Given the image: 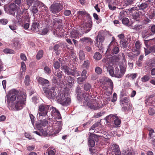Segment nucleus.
Returning <instances> with one entry per match:
<instances>
[{"label":"nucleus","instance_id":"1","mask_svg":"<svg viewBox=\"0 0 155 155\" xmlns=\"http://www.w3.org/2000/svg\"><path fill=\"white\" fill-rule=\"evenodd\" d=\"M19 91L15 89L9 91L6 94L5 98L9 109L12 110H19L21 109L25 104L26 95L24 94L18 95Z\"/></svg>","mask_w":155,"mask_h":155},{"label":"nucleus","instance_id":"2","mask_svg":"<svg viewBox=\"0 0 155 155\" xmlns=\"http://www.w3.org/2000/svg\"><path fill=\"white\" fill-rule=\"evenodd\" d=\"M105 67L107 71H108L110 75L112 77L117 78H120L122 77L126 71V67L124 66L120 65L119 69L116 67L115 69L114 68L110 65H105L104 66Z\"/></svg>","mask_w":155,"mask_h":155},{"label":"nucleus","instance_id":"3","mask_svg":"<svg viewBox=\"0 0 155 155\" xmlns=\"http://www.w3.org/2000/svg\"><path fill=\"white\" fill-rule=\"evenodd\" d=\"M56 99L58 102L63 106H67L71 103V99L69 97V91L66 89L62 91H58Z\"/></svg>","mask_w":155,"mask_h":155},{"label":"nucleus","instance_id":"4","mask_svg":"<svg viewBox=\"0 0 155 155\" xmlns=\"http://www.w3.org/2000/svg\"><path fill=\"white\" fill-rule=\"evenodd\" d=\"M92 98L91 93L90 94H87L84 97V100H83L82 104H81L82 106L88 107L91 109L97 110L99 108L98 104L93 103L94 100L92 99Z\"/></svg>","mask_w":155,"mask_h":155},{"label":"nucleus","instance_id":"5","mask_svg":"<svg viewBox=\"0 0 155 155\" xmlns=\"http://www.w3.org/2000/svg\"><path fill=\"white\" fill-rule=\"evenodd\" d=\"M50 106L45 104H42L39 106L37 117L48 116V114L49 112Z\"/></svg>","mask_w":155,"mask_h":155},{"label":"nucleus","instance_id":"6","mask_svg":"<svg viewBox=\"0 0 155 155\" xmlns=\"http://www.w3.org/2000/svg\"><path fill=\"white\" fill-rule=\"evenodd\" d=\"M63 2H59L53 3L50 7L51 12L53 14H57L59 13L64 8Z\"/></svg>","mask_w":155,"mask_h":155},{"label":"nucleus","instance_id":"7","mask_svg":"<svg viewBox=\"0 0 155 155\" xmlns=\"http://www.w3.org/2000/svg\"><path fill=\"white\" fill-rule=\"evenodd\" d=\"M61 69L68 75H71L75 77L79 75V71L75 70L74 68L73 69H71L66 65H61Z\"/></svg>","mask_w":155,"mask_h":155},{"label":"nucleus","instance_id":"8","mask_svg":"<svg viewBox=\"0 0 155 155\" xmlns=\"http://www.w3.org/2000/svg\"><path fill=\"white\" fill-rule=\"evenodd\" d=\"M56 88L54 87H52L50 88L49 87H44L43 89V91L45 93H48V97L51 99H56Z\"/></svg>","mask_w":155,"mask_h":155},{"label":"nucleus","instance_id":"9","mask_svg":"<svg viewBox=\"0 0 155 155\" xmlns=\"http://www.w3.org/2000/svg\"><path fill=\"white\" fill-rule=\"evenodd\" d=\"M128 10L132 15L133 19L134 20V21L138 22L139 21L140 13L137 7H134L129 8Z\"/></svg>","mask_w":155,"mask_h":155},{"label":"nucleus","instance_id":"10","mask_svg":"<svg viewBox=\"0 0 155 155\" xmlns=\"http://www.w3.org/2000/svg\"><path fill=\"white\" fill-rule=\"evenodd\" d=\"M96 41L95 45L99 49L100 51H103V46L102 43L104 40V35L101 34H98L95 38Z\"/></svg>","mask_w":155,"mask_h":155},{"label":"nucleus","instance_id":"11","mask_svg":"<svg viewBox=\"0 0 155 155\" xmlns=\"http://www.w3.org/2000/svg\"><path fill=\"white\" fill-rule=\"evenodd\" d=\"M100 136L96 134H91L89 136L88 145L90 147H93L95 145V141H98Z\"/></svg>","mask_w":155,"mask_h":155},{"label":"nucleus","instance_id":"12","mask_svg":"<svg viewBox=\"0 0 155 155\" xmlns=\"http://www.w3.org/2000/svg\"><path fill=\"white\" fill-rule=\"evenodd\" d=\"M107 151H111V153H112L115 155H121V153L119 146L116 144L110 145Z\"/></svg>","mask_w":155,"mask_h":155},{"label":"nucleus","instance_id":"13","mask_svg":"<svg viewBox=\"0 0 155 155\" xmlns=\"http://www.w3.org/2000/svg\"><path fill=\"white\" fill-rule=\"evenodd\" d=\"M64 81L66 84V86L70 88L73 87L74 79V78L69 76L64 77Z\"/></svg>","mask_w":155,"mask_h":155},{"label":"nucleus","instance_id":"14","mask_svg":"<svg viewBox=\"0 0 155 155\" xmlns=\"http://www.w3.org/2000/svg\"><path fill=\"white\" fill-rule=\"evenodd\" d=\"M48 124V120L44 119L42 120H39L36 124V127L38 130H40L41 128L46 126Z\"/></svg>","mask_w":155,"mask_h":155},{"label":"nucleus","instance_id":"15","mask_svg":"<svg viewBox=\"0 0 155 155\" xmlns=\"http://www.w3.org/2000/svg\"><path fill=\"white\" fill-rule=\"evenodd\" d=\"M16 8V5L14 3L11 4L8 8H4V10L8 14L14 16L15 11Z\"/></svg>","mask_w":155,"mask_h":155},{"label":"nucleus","instance_id":"16","mask_svg":"<svg viewBox=\"0 0 155 155\" xmlns=\"http://www.w3.org/2000/svg\"><path fill=\"white\" fill-rule=\"evenodd\" d=\"M76 92L77 94V99L80 104H82L83 100H84V97L87 95V94L82 93L81 92V90L80 87H77Z\"/></svg>","mask_w":155,"mask_h":155},{"label":"nucleus","instance_id":"17","mask_svg":"<svg viewBox=\"0 0 155 155\" xmlns=\"http://www.w3.org/2000/svg\"><path fill=\"white\" fill-rule=\"evenodd\" d=\"M36 79L38 84L43 87V89L44 87H47L50 85L49 82L46 79L42 77H39L37 78Z\"/></svg>","mask_w":155,"mask_h":155},{"label":"nucleus","instance_id":"18","mask_svg":"<svg viewBox=\"0 0 155 155\" xmlns=\"http://www.w3.org/2000/svg\"><path fill=\"white\" fill-rule=\"evenodd\" d=\"M145 103L147 105L155 106V97L151 95L146 98Z\"/></svg>","mask_w":155,"mask_h":155},{"label":"nucleus","instance_id":"19","mask_svg":"<svg viewBox=\"0 0 155 155\" xmlns=\"http://www.w3.org/2000/svg\"><path fill=\"white\" fill-rule=\"evenodd\" d=\"M92 26V21L86 22L83 26V29L84 32L87 33L89 32L91 29Z\"/></svg>","mask_w":155,"mask_h":155},{"label":"nucleus","instance_id":"20","mask_svg":"<svg viewBox=\"0 0 155 155\" xmlns=\"http://www.w3.org/2000/svg\"><path fill=\"white\" fill-rule=\"evenodd\" d=\"M31 27V30L34 31H37L40 27L39 21L35 19L32 21Z\"/></svg>","mask_w":155,"mask_h":155},{"label":"nucleus","instance_id":"21","mask_svg":"<svg viewBox=\"0 0 155 155\" xmlns=\"http://www.w3.org/2000/svg\"><path fill=\"white\" fill-rule=\"evenodd\" d=\"M138 22L134 21L133 22H131V24H129L128 25V27L132 29L136 30L137 31H139L142 28V25H141L137 24Z\"/></svg>","mask_w":155,"mask_h":155},{"label":"nucleus","instance_id":"22","mask_svg":"<svg viewBox=\"0 0 155 155\" xmlns=\"http://www.w3.org/2000/svg\"><path fill=\"white\" fill-rule=\"evenodd\" d=\"M62 125L61 121L55 120L54 121L53 123V126L57 130L59 131L61 130Z\"/></svg>","mask_w":155,"mask_h":155},{"label":"nucleus","instance_id":"23","mask_svg":"<svg viewBox=\"0 0 155 155\" xmlns=\"http://www.w3.org/2000/svg\"><path fill=\"white\" fill-rule=\"evenodd\" d=\"M136 5L138 8V9L143 10L145 9L148 7V5L147 2H143L140 3L137 2L136 3Z\"/></svg>","mask_w":155,"mask_h":155},{"label":"nucleus","instance_id":"24","mask_svg":"<svg viewBox=\"0 0 155 155\" xmlns=\"http://www.w3.org/2000/svg\"><path fill=\"white\" fill-rule=\"evenodd\" d=\"M128 39L127 38H126L125 39L120 40V47L121 48L123 49H126L127 48L128 44Z\"/></svg>","mask_w":155,"mask_h":155},{"label":"nucleus","instance_id":"25","mask_svg":"<svg viewBox=\"0 0 155 155\" xmlns=\"http://www.w3.org/2000/svg\"><path fill=\"white\" fill-rule=\"evenodd\" d=\"M38 4L39 5V8L40 9V11L47 12L48 8L43 3L39 1Z\"/></svg>","mask_w":155,"mask_h":155},{"label":"nucleus","instance_id":"26","mask_svg":"<svg viewBox=\"0 0 155 155\" xmlns=\"http://www.w3.org/2000/svg\"><path fill=\"white\" fill-rule=\"evenodd\" d=\"M12 47L16 50H19L21 48V44L19 41L18 40H14L13 44L12 45Z\"/></svg>","mask_w":155,"mask_h":155},{"label":"nucleus","instance_id":"27","mask_svg":"<svg viewBox=\"0 0 155 155\" xmlns=\"http://www.w3.org/2000/svg\"><path fill=\"white\" fill-rule=\"evenodd\" d=\"M70 35L71 38L72 39H76L79 38V35L77 31L74 29L72 30L71 31L70 33Z\"/></svg>","mask_w":155,"mask_h":155},{"label":"nucleus","instance_id":"28","mask_svg":"<svg viewBox=\"0 0 155 155\" xmlns=\"http://www.w3.org/2000/svg\"><path fill=\"white\" fill-rule=\"evenodd\" d=\"M80 41L84 43H87L89 45H91L93 43L92 39L90 38L84 37L80 39Z\"/></svg>","mask_w":155,"mask_h":155},{"label":"nucleus","instance_id":"29","mask_svg":"<svg viewBox=\"0 0 155 155\" xmlns=\"http://www.w3.org/2000/svg\"><path fill=\"white\" fill-rule=\"evenodd\" d=\"M115 38L113 37H112V41L108 45V48L106 51V53H109V52L111 50V48H112L114 46L115 44Z\"/></svg>","mask_w":155,"mask_h":155},{"label":"nucleus","instance_id":"30","mask_svg":"<svg viewBox=\"0 0 155 155\" xmlns=\"http://www.w3.org/2000/svg\"><path fill=\"white\" fill-rule=\"evenodd\" d=\"M38 1V0H26V3L29 7L32 5H37Z\"/></svg>","mask_w":155,"mask_h":155},{"label":"nucleus","instance_id":"31","mask_svg":"<svg viewBox=\"0 0 155 155\" xmlns=\"http://www.w3.org/2000/svg\"><path fill=\"white\" fill-rule=\"evenodd\" d=\"M152 35V34L149 31L145 30L142 32V37L143 38H146Z\"/></svg>","mask_w":155,"mask_h":155},{"label":"nucleus","instance_id":"32","mask_svg":"<svg viewBox=\"0 0 155 155\" xmlns=\"http://www.w3.org/2000/svg\"><path fill=\"white\" fill-rule=\"evenodd\" d=\"M148 15L149 18L151 19H153L155 18V8L151 9Z\"/></svg>","mask_w":155,"mask_h":155},{"label":"nucleus","instance_id":"33","mask_svg":"<svg viewBox=\"0 0 155 155\" xmlns=\"http://www.w3.org/2000/svg\"><path fill=\"white\" fill-rule=\"evenodd\" d=\"M129 101V98L127 97L122 98L120 101V105L122 106L124 105H127Z\"/></svg>","mask_w":155,"mask_h":155},{"label":"nucleus","instance_id":"34","mask_svg":"<svg viewBox=\"0 0 155 155\" xmlns=\"http://www.w3.org/2000/svg\"><path fill=\"white\" fill-rule=\"evenodd\" d=\"M31 12L33 14H35L38 13L39 11V5L37 4L36 5H34L31 7Z\"/></svg>","mask_w":155,"mask_h":155},{"label":"nucleus","instance_id":"35","mask_svg":"<svg viewBox=\"0 0 155 155\" xmlns=\"http://www.w3.org/2000/svg\"><path fill=\"white\" fill-rule=\"evenodd\" d=\"M116 117V115L113 114H110L106 117L107 122V123H110L112 120H114V118Z\"/></svg>","mask_w":155,"mask_h":155},{"label":"nucleus","instance_id":"36","mask_svg":"<svg viewBox=\"0 0 155 155\" xmlns=\"http://www.w3.org/2000/svg\"><path fill=\"white\" fill-rule=\"evenodd\" d=\"M101 54L98 52H96L94 53L93 58L96 60H99L102 58Z\"/></svg>","mask_w":155,"mask_h":155},{"label":"nucleus","instance_id":"37","mask_svg":"<svg viewBox=\"0 0 155 155\" xmlns=\"http://www.w3.org/2000/svg\"><path fill=\"white\" fill-rule=\"evenodd\" d=\"M91 85L90 84L87 82L84 84V88L86 91H88L90 92L91 89Z\"/></svg>","mask_w":155,"mask_h":155},{"label":"nucleus","instance_id":"38","mask_svg":"<svg viewBox=\"0 0 155 155\" xmlns=\"http://www.w3.org/2000/svg\"><path fill=\"white\" fill-rule=\"evenodd\" d=\"M111 51V53L113 54H116L118 53L120 51L119 48L116 46H113Z\"/></svg>","mask_w":155,"mask_h":155},{"label":"nucleus","instance_id":"39","mask_svg":"<svg viewBox=\"0 0 155 155\" xmlns=\"http://www.w3.org/2000/svg\"><path fill=\"white\" fill-rule=\"evenodd\" d=\"M83 18L84 20H87L88 21H92L91 16L87 12L84 16Z\"/></svg>","mask_w":155,"mask_h":155},{"label":"nucleus","instance_id":"40","mask_svg":"<svg viewBox=\"0 0 155 155\" xmlns=\"http://www.w3.org/2000/svg\"><path fill=\"white\" fill-rule=\"evenodd\" d=\"M79 59L80 61H82L85 59V55L83 51L80 50L79 52Z\"/></svg>","mask_w":155,"mask_h":155},{"label":"nucleus","instance_id":"41","mask_svg":"<svg viewBox=\"0 0 155 155\" xmlns=\"http://www.w3.org/2000/svg\"><path fill=\"white\" fill-rule=\"evenodd\" d=\"M54 75L57 77L59 80H61L63 76L62 72L61 71L55 72L54 73Z\"/></svg>","mask_w":155,"mask_h":155},{"label":"nucleus","instance_id":"42","mask_svg":"<svg viewBox=\"0 0 155 155\" xmlns=\"http://www.w3.org/2000/svg\"><path fill=\"white\" fill-rule=\"evenodd\" d=\"M43 55V51L42 50H40L38 52L36 56V58L37 60H40Z\"/></svg>","mask_w":155,"mask_h":155},{"label":"nucleus","instance_id":"43","mask_svg":"<svg viewBox=\"0 0 155 155\" xmlns=\"http://www.w3.org/2000/svg\"><path fill=\"white\" fill-rule=\"evenodd\" d=\"M150 79L149 76L147 74L144 75L141 78V81L143 82H145L148 81Z\"/></svg>","mask_w":155,"mask_h":155},{"label":"nucleus","instance_id":"44","mask_svg":"<svg viewBox=\"0 0 155 155\" xmlns=\"http://www.w3.org/2000/svg\"><path fill=\"white\" fill-rule=\"evenodd\" d=\"M30 83V77L28 75H26L25 79V83L26 86H28L29 85Z\"/></svg>","mask_w":155,"mask_h":155},{"label":"nucleus","instance_id":"45","mask_svg":"<svg viewBox=\"0 0 155 155\" xmlns=\"http://www.w3.org/2000/svg\"><path fill=\"white\" fill-rule=\"evenodd\" d=\"M116 117L114 119V124L115 125L118 126L120 124L121 120L116 115Z\"/></svg>","mask_w":155,"mask_h":155},{"label":"nucleus","instance_id":"46","mask_svg":"<svg viewBox=\"0 0 155 155\" xmlns=\"http://www.w3.org/2000/svg\"><path fill=\"white\" fill-rule=\"evenodd\" d=\"M23 17V16L21 15L20 13H18V12L17 13L16 16V18L19 22H23V21H24L22 19Z\"/></svg>","mask_w":155,"mask_h":155},{"label":"nucleus","instance_id":"47","mask_svg":"<svg viewBox=\"0 0 155 155\" xmlns=\"http://www.w3.org/2000/svg\"><path fill=\"white\" fill-rule=\"evenodd\" d=\"M122 23L126 25H127L128 26V25L130 24V23H129V20L127 18H122Z\"/></svg>","mask_w":155,"mask_h":155},{"label":"nucleus","instance_id":"48","mask_svg":"<svg viewBox=\"0 0 155 155\" xmlns=\"http://www.w3.org/2000/svg\"><path fill=\"white\" fill-rule=\"evenodd\" d=\"M3 51L6 54H13L15 53V52L13 50L9 48L5 49Z\"/></svg>","mask_w":155,"mask_h":155},{"label":"nucleus","instance_id":"49","mask_svg":"<svg viewBox=\"0 0 155 155\" xmlns=\"http://www.w3.org/2000/svg\"><path fill=\"white\" fill-rule=\"evenodd\" d=\"M135 1V0H125L124 3L127 6L134 4Z\"/></svg>","mask_w":155,"mask_h":155},{"label":"nucleus","instance_id":"50","mask_svg":"<svg viewBox=\"0 0 155 155\" xmlns=\"http://www.w3.org/2000/svg\"><path fill=\"white\" fill-rule=\"evenodd\" d=\"M86 79V77H83L81 76V77H79L77 79V82L79 84H81L83 81Z\"/></svg>","mask_w":155,"mask_h":155},{"label":"nucleus","instance_id":"51","mask_svg":"<svg viewBox=\"0 0 155 155\" xmlns=\"http://www.w3.org/2000/svg\"><path fill=\"white\" fill-rule=\"evenodd\" d=\"M53 116L58 119H60L61 118V117L59 111L58 110L57 111Z\"/></svg>","mask_w":155,"mask_h":155},{"label":"nucleus","instance_id":"52","mask_svg":"<svg viewBox=\"0 0 155 155\" xmlns=\"http://www.w3.org/2000/svg\"><path fill=\"white\" fill-rule=\"evenodd\" d=\"M44 70L46 74L49 75L51 73V70L50 68L48 66H45L44 67Z\"/></svg>","mask_w":155,"mask_h":155},{"label":"nucleus","instance_id":"53","mask_svg":"<svg viewBox=\"0 0 155 155\" xmlns=\"http://www.w3.org/2000/svg\"><path fill=\"white\" fill-rule=\"evenodd\" d=\"M60 46L58 44L55 45L54 47V50L55 51H56V53L57 55H58L59 54V51L58 50V49L60 47Z\"/></svg>","mask_w":155,"mask_h":155},{"label":"nucleus","instance_id":"54","mask_svg":"<svg viewBox=\"0 0 155 155\" xmlns=\"http://www.w3.org/2000/svg\"><path fill=\"white\" fill-rule=\"evenodd\" d=\"M95 72L98 74H100L102 73V69L99 67H97L95 69Z\"/></svg>","mask_w":155,"mask_h":155},{"label":"nucleus","instance_id":"55","mask_svg":"<svg viewBox=\"0 0 155 155\" xmlns=\"http://www.w3.org/2000/svg\"><path fill=\"white\" fill-rule=\"evenodd\" d=\"M90 64V62L88 60L84 61L83 64V67L86 68H87Z\"/></svg>","mask_w":155,"mask_h":155},{"label":"nucleus","instance_id":"56","mask_svg":"<svg viewBox=\"0 0 155 155\" xmlns=\"http://www.w3.org/2000/svg\"><path fill=\"white\" fill-rule=\"evenodd\" d=\"M148 113L150 115L153 116L155 114V111L153 108L150 107L148 109Z\"/></svg>","mask_w":155,"mask_h":155},{"label":"nucleus","instance_id":"57","mask_svg":"<svg viewBox=\"0 0 155 155\" xmlns=\"http://www.w3.org/2000/svg\"><path fill=\"white\" fill-rule=\"evenodd\" d=\"M8 22L7 19L2 18L0 19V24L3 25H6Z\"/></svg>","mask_w":155,"mask_h":155},{"label":"nucleus","instance_id":"58","mask_svg":"<svg viewBox=\"0 0 155 155\" xmlns=\"http://www.w3.org/2000/svg\"><path fill=\"white\" fill-rule=\"evenodd\" d=\"M54 66L55 69H58L60 67V63L58 61H56L54 64Z\"/></svg>","mask_w":155,"mask_h":155},{"label":"nucleus","instance_id":"59","mask_svg":"<svg viewBox=\"0 0 155 155\" xmlns=\"http://www.w3.org/2000/svg\"><path fill=\"white\" fill-rule=\"evenodd\" d=\"M29 117L31 119L32 124L33 126H34V124L35 119V117L32 114H29Z\"/></svg>","mask_w":155,"mask_h":155},{"label":"nucleus","instance_id":"60","mask_svg":"<svg viewBox=\"0 0 155 155\" xmlns=\"http://www.w3.org/2000/svg\"><path fill=\"white\" fill-rule=\"evenodd\" d=\"M132 51L134 52V54L135 55H138L140 54V51L139 49H137L135 48L132 49Z\"/></svg>","mask_w":155,"mask_h":155},{"label":"nucleus","instance_id":"61","mask_svg":"<svg viewBox=\"0 0 155 155\" xmlns=\"http://www.w3.org/2000/svg\"><path fill=\"white\" fill-rule=\"evenodd\" d=\"M86 12L85 11H79L78 12L77 14L78 15L81 16L83 18Z\"/></svg>","mask_w":155,"mask_h":155},{"label":"nucleus","instance_id":"62","mask_svg":"<svg viewBox=\"0 0 155 155\" xmlns=\"http://www.w3.org/2000/svg\"><path fill=\"white\" fill-rule=\"evenodd\" d=\"M135 153L133 151H125L124 155H134Z\"/></svg>","mask_w":155,"mask_h":155},{"label":"nucleus","instance_id":"63","mask_svg":"<svg viewBox=\"0 0 155 155\" xmlns=\"http://www.w3.org/2000/svg\"><path fill=\"white\" fill-rule=\"evenodd\" d=\"M50 110H52L51 113L52 116H53V115L54 114H55V113L58 110L55 108L53 107H50Z\"/></svg>","mask_w":155,"mask_h":155},{"label":"nucleus","instance_id":"64","mask_svg":"<svg viewBox=\"0 0 155 155\" xmlns=\"http://www.w3.org/2000/svg\"><path fill=\"white\" fill-rule=\"evenodd\" d=\"M99 123L98 122L92 125L90 129V130H94L95 128L98 126Z\"/></svg>","mask_w":155,"mask_h":155}]
</instances>
